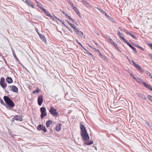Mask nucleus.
I'll list each match as a JSON object with an SVG mask.
<instances>
[{"label":"nucleus","instance_id":"obj_1","mask_svg":"<svg viewBox=\"0 0 152 152\" xmlns=\"http://www.w3.org/2000/svg\"><path fill=\"white\" fill-rule=\"evenodd\" d=\"M81 134L84 141H88L89 137L88 134L86 127L83 124H80Z\"/></svg>","mask_w":152,"mask_h":152},{"label":"nucleus","instance_id":"obj_2","mask_svg":"<svg viewBox=\"0 0 152 152\" xmlns=\"http://www.w3.org/2000/svg\"><path fill=\"white\" fill-rule=\"evenodd\" d=\"M3 99L5 102L10 107H14L15 105L14 103L8 97L4 96V97Z\"/></svg>","mask_w":152,"mask_h":152},{"label":"nucleus","instance_id":"obj_3","mask_svg":"<svg viewBox=\"0 0 152 152\" xmlns=\"http://www.w3.org/2000/svg\"><path fill=\"white\" fill-rule=\"evenodd\" d=\"M49 112L53 116H57L58 115V113L57 112L56 110L53 107H51Z\"/></svg>","mask_w":152,"mask_h":152},{"label":"nucleus","instance_id":"obj_4","mask_svg":"<svg viewBox=\"0 0 152 152\" xmlns=\"http://www.w3.org/2000/svg\"><path fill=\"white\" fill-rule=\"evenodd\" d=\"M41 112L42 113L41 117L42 118H43L44 117L47 115L46 113V109L45 107H42L40 108Z\"/></svg>","mask_w":152,"mask_h":152},{"label":"nucleus","instance_id":"obj_5","mask_svg":"<svg viewBox=\"0 0 152 152\" xmlns=\"http://www.w3.org/2000/svg\"><path fill=\"white\" fill-rule=\"evenodd\" d=\"M37 129L39 130L43 131L45 133L47 132V129L45 127L42 125H39L37 127Z\"/></svg>","mask_w":152,"mask_h":152},{"label":"nucleus","instance_id":"obj_6","mask_svg":"<svg viewBox=\"0 0 152 152\" xmlns=\"http://www.w3.org/2000/svg\"><path fill=\"white\" fill-rule=\"evenodd\" d=\"M10 90L14 92L17 93L18 92V90L17 88L15 86H10Z\"/></svg>","mask_w":152,"mask_h":152},{"label":"nucleus","instance_id":"obj_7","mask_svg":"<svg viewBox=\"0 0 152 152\" xmlns=\"http://www.w3.org/2000/svg\"><path fill=\"white\" fill-rule=\"evenodd\" d=\"M43 100L42 98V96H38V103L39 105H41L42 104Z\"/></svg>","mask_w":152,"mask_h":152},{"label":"nucleus","instance_id":"obj_8","mask_svg":"<svg viewBox=\"0 0 152 152\" xmlns=\"http://www.w3.org/2000/svg\"><path fill=\"white\" fill-rule=\"evenodd\" d=\"M46 126L47 127H50V125H53L54 124V122L52 121L49 120L46 122Z\"/></svg>","mask_w":152,"mask_h":152},{"label":"nucleus","instance_id":"obj_9","mask_svg":"<svg viewBox=\"0 0 152 152\" xmlns=\"http://www.w3.org/2000/svg\"><path fill=\"white\" fill-rule=\"evenodd\" d=\"M25 2L26 3L28 6H30L32 8H34V6L32 2H30L28 0H26L25 1Z\"/></svg>","mask_w":152,"mask_h":152},{"label":"nucleus","instance_id":"obj_10","mask_svg":"<svg viewBox=\"0 0 152 152\" xmlns=\"http://www.w3.org/2000/svg\"><path fill=\"white\" fill-rule=\"evenodd\" d=\"M75 31L77 33V34L79 36H80V37H83V32L81 31H79V30H78L77 28L75 30Z\"/></svg>","mask_w":152,"mask_h":152},{"label":"nucleus","instance_id":"obj_11","mask_svg":"<svg viewBox=\"0 0 152 152\" xmlns=\"http://www.w3.org/2000/svg\"><path fill=\"white\" fill-rule=\"evenodd\" d=\"M61 126L62 125L61 124H57L56 126V130L58 132L60 131L61 129Z\"/></svg>","mask_w":152,"mask_h":152},{"label":"nucleus","instance_id":"obj_12","mask_svg":"<svg viewBox=\"0 0 152 152\" xmlns=\"http://www.w3.org/2000/svg\"><path fill=\"white\" fill-rule=\"evenodd\" d=\"M38 34L40 36L41 39L44 42H45L46 41V39L45 36L41 34H40L39 32H38Z\"/></svg>","mask_w":152,"mask_h":152},{"label":"nucleus","instance_id":"obj_13","mask_svg":"<svg viewBox=\"0 0 152 152\" xmlns=\"http://www.w3.org/2000/svg\"><path fill=\"white\" fill-rule=\"evenodd\" d=\"M6 80L7 82L9 83H11L13 82L12 79L10 77H7L6 79Z\"/></svg>","mask_w":152,"mask_h":152},{"label":"nucleus","instance_id":"obj_14","mask_svg":"<svg viewBox=\"0 0 152 152\" xmlns=\"http://www.w3.org/2000/svg\"><path fill=\"white\" fill-rule=\"evenodd\" d=\"M143 85H144V86L146 88L149 89L150 88H151V85L147 84L146 83L143 82Z\"/></svg>","mask_w":152,"mask_h":152},{"label":"nucleus","instance_id":"obj_15","mask_svg":"<svg viewBox=\"0 0 152 152\" xmlns=\"http://www.w3.org/2000/svg\"><path fill=\"white\" fill-rule=\"evenodd\" d=\"M14 119L15 120H16L20 121H21V117L20 116L16 115L15 116Z\"/></svg>","mask_w":152,"mask_h":152},{"label":"nucleus","instance_id":"obj_16","mask_svg":"<svg viewBox=\"0 0 152 152\" xmlns=\"http://www.w3.org/2000/svg\"><path fill=\"white\" fill-rule=\"evenodd\" d=\"M73 9L79 15L80 14V12L78 11V9L75 7L73 6L72 7Z\"/></svg>","mask_w":152,"mask_h":152},{"label":"nucleus","instance_id":"obj_17","mask_svg":"<svg viewBox=\"0 0 152 152\" xmlns=\"http://www.w3.org/2000/svg\"><path fill=\"white\" fill-rule=\"evenodd\" d=\"M134 78L135 79L137 82H138L139 83H142L143 81L142 80L139 78L137 77L135 78L134 77Z\"/></svg>","mask_w":152,"mask_h":152},{"label":"nucleus","instance_id":"obj_18","mask_svg":"<svg viewBox=\"0 0 152 152\" xmlns=\"http://www.w3.org/2000/svg\"><path fill=\"white\" fill-rule=\"evenodd\" d=\"M66 21L68 23L70 26L74 29V30L77 27H76V26H75L74 25L70 23L68 21Z\"/></svg>","mask_w":152,"mask_h":152},{"label":"nucleus","instance_id":"obj_19","mask_svg":"<svg viewBox=\"0 0 152 152\" xmlns=\"http://www.w3.org/2000/svg\"><path fill=\"white\" fill-rule=\"evenodd\" d=\"M1 86L3 88H5L7 87V84L5 83H2L1 84H0Z\"/></svg>","mask_w":152,"mask_h":152},{"label":"nucleus","instance_id":"obj_20","mask_svg":"<svg viewBox=\"0 0 152 152\" xmlns=\"http://www.w3.org/2000/svg\"><path fill=\"white\" fill-rule=\"evenodd\" d=\"M135 66L140 71H142V70L140 66L138 64H137Z\"/></svg>","mask_w":152,"mask_h":152},{"label":"nucleus","instance_id":"obj_21","mask_svg":"<svg viewBox=\"0 0 152 152\" xmlns=\"http://www.w3.org/2000/svg\"><path fill=\"white\" fill-rule=\"evenodd\" d=\"M0 102L2 104L5 106L6 107H8L7 105L6 104H4V102L2 99H0Z\"/></svg>","mask_w":152,"mask_h":152},{"label":"nucleus","instance_id":"obj_22","mask_svg":"<svg viewBox=\"0 0 152 152\" xmlns=\"http://www.w3.org/2000/svg\"><path fill=\"white\" fill-rule=\"evenodd\" d=\"M93 143V141H89V142H85V144L88 145H91Z\"/></svg>","mask_w":152,"mask_h":152},{"label":"nucleus","instance_id":"obj_23","mask_svg":"<svg viewBox=\"0 0 152 152\" xmlns=\"http://www.w3.org/2000/svg\"><path fill=\"white\" fill-rule=\"evenodd\" d=\"M67 17H68L69 18V19L70 20L72 21L74 23H76V22L70 16H69V15H68V16Z\"/></svg>","mask_w":152,"mask_h":152},{"label":"nucleus","instance_id":"obj_24","mask_svg":"<svg viewBox=\"0 0 152 152\" xmlns=\"http://www.w3.org/2000/svg\"><path fill=\"white\" fill-rule=\"evenodd\" d=\"M12 54H13V55L14 56V57L15 58H17V59H18V58L16 55V54H15V51H14V50H13V49H12Z\"/></svg>","mask_w":152,"mask_h":152},{"label":"nucleus","instance_id":"obj_25","mask_svg":"<svg viewBox=\"0 0 152 152\" xmlns=\"http://www.w3.org/2000/svg\"><path fill=\"white\" fill-rule=\"evenodd\" d=\"M67 2L69 3L70 5L72 7L73 4L72 1L70 0H67Z\"/></svg>","mask_w":152,"mask_h":152},{"label":"nucleus","instance_id":"obj_26","mask_svg":"<svg viewBox=\"0 0 152 152\" xmlns=\"http://www.w3.org/2000/svg\"><path fill=\"white\" fill-rule=\"evenodd\" d=\"M4 77H1L0 79V84H1L2 83H4Z\"/></svg>","mask_w":152,"mask_h":152},{"label":"nucleus","instance_id":"obj_27","mask_svg":"<svg viewBox=\"0 0 152 152\" xmlns=\"http://www.w3.org/2000/svg\"><path fill=\"white\" fill-rule=\"evenodd\" d=\"M39 91V88H37V89H36V90L33 91V93L34 94H35L36 93H38Z\"/></svg>","mask_w":152,"mask_h":152},{"label":"nucleus","instance_id":"obj_28","mask_svg":"<svg viewBox=\"0 0 152 152\" xmlns=\"http://www.w3.org/2000/svg\"><path fill=\"white\" fill-rule=\"evenodd\" d=\"M61 11L62 12V13L66 17L68 16L69 15H68L64 11L62 10H61Z\"/></svg>","mask_w":152,"mask_h":152},{"label":"nucleus","instance_id":"obj_29","mask_svg":"<svg viewBox=\"0 0 152 152\" xmlns=\"http://www.w3.org/2000/svg\"><path fill=\"white\" fill-rule=\"evenodd\" d=\"M148 99L152 102V96L150 95H149L148 96Z\"/></svg>","mask_w":152,"mask_h":152},{"label":"nucleus","instance_id":"obj_30","mask_svg":"<svg viewBox=\"0 0 152 152\" xmlns=\"http://www.w3.org/2000/svg\"><path fill=\"white\" fill-rule=\"evenodd\" d=\"M45 13L47 15V16L50 17H52V16L50 14V13L48 11H47Z\"/></svg>","mask_w":152,"mask_h":152},{"label":"nucleus","instance_id":"obj_31","mask_svg":"<svg viewBox=\"0 0 152 152\" xmlns=\"http://www.w3.org/2000/svg\"><path fill=\"white\" fill-rule=\"evenodd\" d=\"M76 41L78 43V44L80 45V46H81V47L82 48H83L84 49H85H85H85L84 48V47L83 46H82V44H81L80 43V42H78V41L76 39Z\"/></svg>","mask_w":152,"mask_h":152},{"label":"nucleus","instance_id":"obj_32","mask_svg":"<svg viewBox=\"0 0 152 152\" xmlns=\"http://www.w3.org/2000/svg\"><path fill=\"white\" fill-rule=\"evenodd\" d=\"M145 73L147 75H148L149 77H151L152 76L151 73L148 71H146Z\"/></svg>","mask_w":152,"mask_h":152},{"label":"nucleus","instance_id":"obj_33","mask_svg":"<svg viewBox=\"0 0 152 152\" xmlns=\"http://www.w3.org/2000/svg\"><path fill=\"white\" fill-rule=\"evenodd\" d=\"M113 45L115 47V48L116 49H117L119 51V49L118 48V46H117V45L116 44H115Z\"/></svg>","mask_w":152,"mask_h":152},{"label":"nucleus","instance_id":"obj_34","mask_svg":"<svg viewBox=\"0 0 152 152\" xmlns=\"http://www.w3.org/2000/svg\"><path fill=\"white\" fill-rule=\"evenodd\" d=\"M118 34L119 35L120 37L121 38V37H122V34L119 31H118Z\"/></svg>","mask_w":152,"mask_h":152},{"label":"nucleus","instance_id":"obj_35","mask_svg":"<svg viewBox=\"0 0 152 152\" xmlns=\"http://www.w3.org/2000/svg\"><path fill=\"white\" fill-rule=\"evenodd\" d=\"M146 124L151 129V126H150V124L148 122H146Z\"/></svg>","mask_w":152,"mask_h":152},{"label":"nucleus","instance_id":"obj_36","mask_svg":"<svg viewBox=\"0 0 152 152\" xmlns=\"http://www.w3.org/2000/svg\"><path fill=\"white\" fill-rule=\"evenodd\" d=\"M121 38L126 43L127 42V41L126 40V39L123 37H121Z\"/></svg>","mask_w":152,"mask_h":152},{"label":"nucleus","instance_id":"obj_37","mask_svg":"<svg viewBox=\"0 0 152 152\" xmlns=\"http://www.w3.org/2000/svg\"><path fill=\"white\" fill-rule=\"evenodd\" d=\"M126 44H127V45L130 48H132L133 46L131 45L130 43L128 42H127L126 43Z\"/></svg>","mask_w":152,"mask_h":152},{"label":"nucleus","instance_id":"obj_38","mask_svg":"<svg viewBox=\"0 0 152 152\" xmlns=\"http://www.w3.org/2000/svg\"><path fill=\"white\" fill-rule=\"evenodd\" d=\"M37 6L39 8H40L41 7L42 4L40 3H39L38 4H37Z\"/></svg>","mask_w":152,"mask_h":152},{"label":"nucleus","instance_id":"obj_39","mask_svg":"<svg viewBox=\"0 0 152 152\" xmlns=\"http://www.w3.org/2000/svg\"><path fill=\"white\" fill-rule=\"evenodd\" d=\"M106 17L108 19H109L110 20H113V18H111L110 16H109L108 15H107V16H106Z\"/></svg>","mask_w":152,"mask_h":152},{"label":"nucleus","instance_id":"obj_40","mask_svg":"<svg viewBox=\"0 0 152 152\" xmlns=\"http://www.w3.org/2000/svg\"><path fill=\"white\" fill-rule=\"evenodd\" d=\"M131 48L133 50H134L135 52H137L136 49L133 46Z\"/></svg>","mask_w":152,"mask_h":152},{"label":"nucleus","instance_id":"obj_41","mask_svg":"<svg viewBox=\"0 0 152 152\" xmlns=\"http://www.w3.org/2000/svg\"><path fill=\"white\" fill-rule=\"evenodd\" d=\"M138 94L139 95H138V96H139L140 97V98H143L144 96L140 94Z\"/></svg>","mask_w":152,"mask_h":152},{"label":"nucleus","instance_id":"obj_42","mask_svg":"<svg viewBox=\"0 0 152 152\" xmlns=\"http://www.w3.org/2000/svg\"><path fill=\"white\" fill-rule=\"evenodd\" d=\"M102 58L105 59L106 58V57L105 56H103V55H101V56H100Z\"/></svg>","mask_w":152,"mask_h":152},{"label":"nucleus","instance_id":"obj_43","mask_svg":"<svg viewBox=\"0 0 152 152\" xmlns=\"http://www.w3.org/2000/svg\"><path fill=\"white\" fill-rule=\"evenodd\" d=\"M148 56L150 58L152 59V54H148Z\"/></svg>","mask_w":152,"mask_h":152},{"label":"nucleus","instance_id":"obj_44","mask_svg":"<svg viewBox=\"0 0 152 152\" xmlns=\"http://www.w3.org/2000/svg\"><path fill=\"white\" fill-rule=\"evenodd\" d=\"M100 11L102 12L103 14H104V12H105L102 9H99Z\"/></svg>","mask_w":152,"mask_h":152},{"label":"nucleus","instance_id":"obj_45","mask_svg":"<svg viewBox=\"0 0 152 152\" xmlns=\"http://www.w3.org/2000/svg\"><path fill=\"white\" fill-rule=\"evenodd\" d=\"M132 61L133 63V64L135 66L137 64H136V63L133 60H132Z\"/></svg>","mask_w":152,"mask_h":152},{"label":"nucleus","instance_id":"obj_46","mask_svg":"<svg viewBox=\"0 0 152 152\" xmlns=\"http://www.w3.org/2000/svg\"><path fill=\"white\" fill-rule=\"evenodd\" d=\"M132 37H133L134 38L136 39V38L132 34H131L130 35Z\"/></svg>","mask_w":152,"mask_h":152},{"label":"nucleus","instance_id":"obj_47","mask_svg":"<svg viewBox=\"0 0 152 152\" xmlns=\"http://www.w3.org/2000/svg\"><path fill=\"white\" fill-rule=\"evenodd\" d=\"M148 45L149 47H150L152 49V44H148Z\"/></svg>","mask_w":152,"mask_h":152},{"label":"nucleus","instance_id":"obj_48","mask_svg":"<svg viewBox=\"0 0 152 152\" xmlns=\"http://www.w3.org/2000/svg\"><path fill=\"white\" fill-rule=\"evenodd\" d=\"M42 10L44 11V12L45 13H46V12L47 11H46L45 10L44 8H42Z\"/></svg>","mask_w":152,"mask_h":152},{"label":"nucleus","instance_id":"obj_49","mask_svg":"<svg viewBox=\"0 0 152 152\" xmlns=\"http://www.w3.org/2000/svg\"><path fill=\"white\" fill-rule=\"evenodd\" d=\"M126 33L127 34H128L129 35H130L131 34L130 32H129V31H127V32Z\"/></svg>","mask_w":152,"mask_h":152},{"label":"nucleus","instance_id":"obj_50","mask_svg":"<svg viewBox=\"0 0 152 152\" xmlns=\"http://www.w3.org/2000/svg\"><path fill=\"white\" fill-rule=\"evenodd\" d=\"M111 43L113 45H114L115 44L114 41L112 42Z\"/></svg>","mask_w":152,"mask_h":152},{"label":"nucleus","instance_id":"obj_51","mask_svg":"<svg viewBox=\"0 0 152 152\" xmlns=\"http://www.w3.org/2000/svg\"><path fill=\"white\" fill-rule=\"evenodd\" d=\"M123 31H124L126 33V32L127 31L126 30L124 29H123Z\"/></svg>","mask_w":152,"mask_h":152},{"label":"nucleus","instance_id":"obj_52","mask_svg":"<svg viewBox=\"0 0 152 152\" xmlns=\"http://www.w3.org/2000/svg\"><path fill=\"white\" fill-rule=\"evenodd\" d=\"M89 54L90 56H91L92 57H93V55H92V54L91 53H89Z\"/></svg>","mask_w":152,"mask_h":152},{"label":"nucleus","instance_id":"obj_53","mask_svg":"<svg viewBox=\"0 0 152 152\" xmlns=\"http://www.w3.org/2000/svg\"><path fill=\"white\" fill-rule=\"evenodd\" d=\"M131 76L132 77H133L134 78V75H133L132 74H131Z\"/></svg>","mask_w":152,"mask_h":152},{"label":"nucleus","instance_id":"obj_54","mask_svg":"<svg viewBox=\"0 0 152 152\" xmlns=\"http://www.w3.org/2000/svg\"><path fill=\"white\" fill-rule=\"evenodd\" d=\"M101 55H102V54L100 52H99V55L100 56H101Z\"/></svg>","mask_w":152,"mask_h":152},{"label":"nucleus","instance_id":"obj_55","mask_svg":"<svg viewBox=\"0 0 152 152\" xmlns=\"http://www.w3.org/2000/svg\"><path fill=\"white\" fill-rule=\"evenodd\" d=\"M105 13V14L104 15L105 16H107V13L105 12H104V14Z\"/></svg>","mask_w":152,"mask_h":152},{"label":"nucleus","instance_id":"obj_56","mask_svg":"<svg viewBox=\"0 0 152 152\" xmlns=\"http://www.w3.org/2000/svg\"><path fill=\"white\" fill-rule=\"evenodd\" d=\"M113 39H110V43L112 42H113Z\"/></svg>","mask_w":152,"mask_h":152},{"label":"nucleus","instance_id":"obj_57","mask_svg":"<svg viewBox=\"0 0 152 152\" xmlns=\"http://www.w3.org/2000/svg\"><path fill=\"white\" fill-rule=\"evenodd\" d=\"M96 34L98 36L100 35L98 33H96Z\"/></svg>","mask_w":152,"mask_h":152},{"label":"nucleus","instance_id":"obj_58","mask_svg":"<svg viewBox=\"0 0 152 152\" xmlns=\"http://www.w3.org/2000/svg\"><path fill=\"white\" fill-rule=\"evenodd\" d=\"M55 18L56 19H57L58 20H60L58 18H57L56 17H55Z\"/></svg>","mask_w":152,"mask_h":152},{"label":"nucleus","instance_id":"obj_59","mask_svg":"<svg viewBox=\"0 0 152 152\" xmlns=\"http://www.w3.org/2000/svg\"><path fill=\"white\" fill-rule=\"evenodd\" d=\"M139 48H141L142 49V50H143V49L142 48V47H139Z\"/></svg>","mask_w":152,"mask_h":152},{"label":"nucleus","instance_id":"obj_60","mask_svg":"<svg viewBox=\"0 0 152 152\" xmlns=\"http://www.w3.org/2000/svg\"><path fill=\"white\" fill-rule=\"evenodd\" d=\"M36 31L37 32V33H38V32H39L38 31V29H36Z\"/></svg>","mask_w":152,"mask_h":152},{"label":"nucleus","instance_id":"obj_61","mask_svg":"<svg viewBox=\"0 0 152 152\" xmlns=\"http://www.w3.org/2000/svg\"><path fill=\"white\" fill-rule=\"evenodd\" d=\"M111 39L110 37H109V38H108V39L110 41V39Z\"/></svg>","mask_w":152,"mask_h":152},{"label":"nucleus","instance_id":"obj_62","mask_svg":"<svg viewBox=\"0 0 152 152\" xmlns=\"http://www.w3.org/2000/svg\"><path fill=\"white\" fill-rule=\"evenodd\" d=\"M94 42L95 44L96 45H97V43L95 42L94 41Z\"/></svg>","mask_w":152,"mask_h":152},{"label":"nucleus","instance_id":"obj_63","mask_svg":"<svg viewBox=\"0 0 152 152\" xmlns=\"http://www.w3.org/2000/svg\"><path fill=\"white\" fill-rule=\"evenodd\" d=\"M36 2L37 3V4H38L39 3L37 1H36Z\"/></svg>","mask_w":152,"mask_h":152},{"label":"nucleus","instance_id":"obj_64","mask_svg":"<svg viewBox=\"0 0 152 152\" xmlns=\"http://www.w3.org/2000/svg\"><path fill=\"white\" fill-rule=\"evenodd\" d=\"M150 89L152 91V88L151 87V88H150Z\"/></svg>","mask_w":152,"mask_h":152}]
</instances>
